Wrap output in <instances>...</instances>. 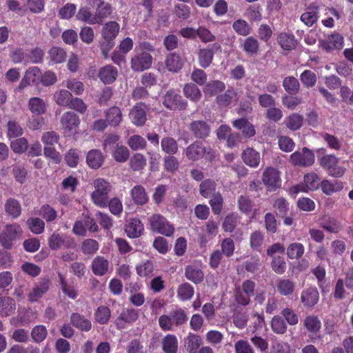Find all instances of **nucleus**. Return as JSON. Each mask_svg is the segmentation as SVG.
<instances>
[{
	"label": "nucleus",
	"mask_w": 353,
	"mask_h": 353,
	"mask_svg": "<svg viewBox=\"0 0 353 353\" xmlns=\"http://www.w3.org/2000/svg\"><path fill=\"white\" fill-rule=\"evenodd\" d=\"M119 24L114 21H108L103 26L101 33L103 41L101 42L100 47L105 59L108 57L109 52L114 47V40L119 34Z\"/></svg>",
	"instance_id": "obj_1"
},
{
	"label": "nucleus",
	"mask_w": 353,
	"mask_h": 353,
	"mask_svg": "<svg viewBox=\"0 0 353 353\" xmlns=\"http://www.w3.org/2000/svg\"><path fill=\"white\" fill-rule=\"evenodd\" d=\"M94 191L91 197L94 203L100 208L108 207V194L112 190V185L103 179H97L94 181Z\"/></svg>",
	"instance_id": "obj_2"
},
{
	"label": "nucleus",
	"mask_w": 353,
	"mask_h": 353,
	"mask_svg": "<svg viewBox=\"0 0 353 353\" xmlns=\"http://www.w3.org/2000/svg\"><path fill=\"white\" fill-rule=\"evenodd\" d=\"M150 230L155 233H158L170 237L173 235L175 228L165 216L160 214H154L148 219Z\"/></svg>",
	"instance_id": "obj_3"
},
{
	"label": "nucleus",
	"mask_w": 353,
	"mask_h": 353,
	"mask_svg": "<svg viewBox=\"0 0 353 353\" xmlns=\"http://www.w3.org/2000/svg\"><path fill=\"white\" fill-rule=\"evenodd\" d=\"M339 159L334 154H325L319 159L320 165L327 171L329 175L339 178L341 177L345 168L339 166Z\"/></svg>",
	"instance_id": "obj_4"
},
{
	"label": "nucleus",
	"mask_w": 353,
	"mask_h": 353,
	"mask_svg": "<svg viewBox=\"0 0 353 353\" xmlns=\"http://www.w3.org/2000/svg\"><path fill=\"white\" fill-rule=\"evenodd\" d=\"M21 232L19 224H7L3 231L0 234V243L4 248L11 249L13 241L18 239Z\"/></svg>",
	"instance_id": "obj_5"
},
{
	"label": "nucleus",
	"mask_w": 353,
	"mask_h": 353,
	"mask_svg": "<svg viewBox=\"0 0 353 353\" xmlns=\"http://www.w3.org/2000/svg\"><path fill=\"white\" fill-rule=\"evenodd\" d=\"M150 105L143 102L137 103L130 110L128 114L129 118L137 127H141L145 125L147 121V112Z\"/></svg>",
	"instance_id": "obj_6"
},
{
	"label": "nucleus",
	"mask_w": 353,
	"mask_h": 353,
	"mask_svg": "<svg viewBox=\"0 0 353 353\" xmlns=\"http://www.w3.org/2000/svg\"><path fill=\"white\" fill-rule=\"evenodd\" d=\"M163 105L170 110H184L188 107V103L174 90H169L163 97Z\"/></svg>",
	"instance_id": "obj_7"
},
{
	"label": "nucleus",
	"mask_w": 353,
	"mask_h": 353,
	"mask_svg": "<svg viewBox=\"0 0 353 353\" xmlns=\"http://www.w3.org/2000/svg\"><path fill=\"white\" fill-rule=\"evenodd\" d=\"M290 161L297 166H311L315 161L314 154L312 150L304 147L301 151H296L290 155Z\"/></svg>",
	"instance_id": "obj_8"
},
{
	"label": "nucleus",
	"mask_w": 353,
	"mask_h": 353,
	"mask_svg": "<svg viewBox=\"0 0 353 353\" xmlns=\"http://www.w3.org/2000/svg\"><path fill=\"white\" fill-rule=\"evenodd\" d=\"M211 149H208L204 144L199 141H196L189 145L185 150L186 158L192 161H197L203 159L205 155L210 154Z\"/></svg>",
	"instance_id": "obj_9"
},
{
	"label": "nucleus",
	"mask_w": 353,
	"mask_h": 353,
	"mask_svg": "<svg viewBox=\"0 0 353 353\" xmlns=\"http://www.w3.org/2000/svg\"><path fill=\"white\" fill-rule=\"evenodd\" d=\"M262 181L268 191H275L281 185L279 171L272 167L267 168L263 173Z\"/></svg>",
	"instance_id": "obj_10"
},
{
	"label": "nucleus",
	"mask_w": 353,
	"mask_h": 353,
	"mask_svg": "<svg viewBox=\"0 0 353 353\" xmlns=\"http://www.w3.org/2000/svg\"><path fill=\"white\" fill-rule=\"evenodd\" d=\"M220 44L214 43L208 45L205 48H201L199 50L198 61L199 65L203 68H207L212 63L215 52L221 50Z\"/></svg>",
	"instance_id": "obj_11"
},
{
	"label": "nucleus",
	"mask_w": 353,
	"mask_h": 353,
	"mask_svg": "<svg viewBox=\"0 0 353 353\" xmlns=\"http://www.w3.org/2000/svg\"><path fill=\"white\" fill-rule=\"evenodd\" d=\"M131 68L135 72H142L149 69L152 63V57L147 52L137 53L131 58Z\"/></svg>",
	"instance_id": "obj_12"
},
{
	"label": "nucleus",
	"mask_w": 353,
	"mask_h": 353,
	"mask_svg": "<svg viewBox=\"0 0 353 353\" xmlns=\"http://www.w3.org/2000/svg\"><path fill=\"white\" fill-rule=\"evenodd\" d=\"M319 181L320 178L317 174L314 172L307 173L303 177L304 184L295 185L292 190L296 194L300 192H306L308 190H316L320 186L321 183H319Z\"/></svg>",
	"instance_id": "obj_13"
},
{
	"label": "nucleus",
	"mask_w": 353,
	"mask_h": 353,
	"mask_svg": "<svg viewBox=\"0 0 353 353\" xmlns=\"http://www.w3.org/2000/svg\"><path fill=\"white\" fill-rule=\"evenodd\" d=\"M61 124L65 133L76 134L79 129L80 119L76 113L69 111L61 116Z\"/></svg>",
	"instance_id": "obj_14"
},
{
	"label": "nucleus",
	"mask_w": 353,
	"mask_h": 353,
	"mask_svg": "<svg viewBox=\"0 0 353 353\" xmlns=\"http://www.w3.org/2000/svg\"><path fill=\"white\" fill-rule=\"evenodd\" d=\"M319 43L320 47L329 52L334 49L341 50L343 48L344 39L339 33L334 32L327 35L325 39L321 40Z\"/></svg>",
	"instance_id": "obj_15"
},
{
	"label": "nucleus",
	"mask_w": 353,
	"mask_h": 353,
	"mask_svg": "<svg viewBox=\"0 0 353 353\" xmlns=\"http://www.w3.org/2000/svg\"><path fill=\"white\" fill-rule=\"evenodd\" d=\"M112 12V8L108 3L101 1L97 5L96 11L92 17L90 13V24L102 23Z\"/></svg>",
	"instance_id": "obj_16"
},
{
	"label": "nucleus",
	"mask_w": 353,
	"mask_h": 353,
	"mask_svg": "<svg viewBox=\"0 0 353 353\" xmlns=\"http://www.w3.org/2000/svg\"><path fill=\"white\" fill-rule=\"evenodd\" d=\"M124 231L130 239H137L143 234L144 225L138 218H132L125 224Z\"/></svg>",
	"instance_id": "obj_17"
},
{
	"label": "nucleus",
	"mask_w": 353,
	"mask_h": 353,
	"mask_svg": "<svg viewBox=\"0 0 353 353\" xmlns=\"http://www.w3.org/2000/svg\"><path fill=\"white\" fill-rule=\"evenodd\" d=\"M189 129L196 139H205L210 133V126L205 121L196 120L190 123Z\"/></svg>",
	"instance_id": "obj_18"
},
{
	"label": "nucleus",
	"mask_w": 353,
	"mask_h": 353,
	"mask_svg": "<svg viewBox=\"0 0 353 353\" xmlns=\"http://www.w3.org/2000/svg\"><path fill=\"white\" fill-rule=\"evenodd\" d=\"M319 300V293L316 287H309L303 290L301 294V301L307 308L314 307Z\"/></svg>",
	"instance_id": "obj_19"
},
{
	"label": "nucleus",
	"mask_w": 353,
	"mask_h": 353,
	"mask_svg": "<svg viewBox=\"0 0 353 353\" xmlns=\"http://www.w3.org/2000/svg\"><path fill=\"white\" fill-rule=\"evenodd\" d=\"M50 285V279H41L34 285L32 290L30 292L28 295L29 301L31 302L37 301L49 290Z\"/></svg>",
	"instance_id": "obj_20"
},
{
	"label": "nucleus",
	"mask_w": 353,
	"mask_h": 353,
	"mask_svg": "<svg viewBox=\"0 0 353 353\" xmlns=\"http://www.w3.org/2000/svg\"><path fill=\"white\" fill-rule=\"evenodd\" d=\"M203 344L201 336L189 332L183 339V347L188 353H196Z\"/></svg>",
	"instance_id": "obj_21"
},
{
	"label": "nucleus",
	"mask_w": 353,
	"mask_h": 353,
	"mask_svg": "<svg viewBox=\"0 0 353 353\" xmlns=\"http://www.w3.org/2000/svg\"><path fill=\"white\" fill-rule=\"evenodd\" d=\"M118 76L117 68L112 65H106L99 70L98 77L105 84L114 83Z\"/></svg>",
	"instance_id": "obj_22"
},
{
	"label": "nucleus",
	"mask_w": 353,
	"mask_h": 353,
	"mask_svg": "<svg viewBox=\"0 0 353 353\" xmlns=\"http://www.w3.org/2000/svg\"><path fill=\"white\" fill-rule=\"evenodd\" d=\"M104 114L105 119L110 126L117 127L123 121V114L118 106L113 105L108 108L104 112Z\"/></svg>",
	"instance_id": "obj_23"
},
{
	"label": "nucleus",
	"mask_w": 353,
	"mask_h": 353,
	"mask_svg": "<svg viewBox=\"0 0 353 353\" xmlns=\"http://www.w3.org/2000/svg\"><path fill=\"white\" fill-rule=\"evenodd\" d=\"M278 43L284 50H292L297 46L298 41L293 34L281 32L277 37Z\"/></svg>",
	"instance_id": "obj_24"
},
{
	"label": "nucleus",
	"mask_w": 353,
	"mask_h": 353,
	"mask_svg": "<svg viewBox=\"0 0 353 353\" xmlns=\"http://www.w3.org/2000/svg\"><path fill=\"white\" fill-rule=\"evenodd\" d=\"M130 196L133 202L137 205H143L149 201L145 189L141 185L134 186L130 190Z\"/></svg>",
	"instance_id": "obj_25"
},
{
	"label": "nucleus",
	"mask_w": 353,
	"mask_h": 353,
	"mask_svg": "<svg viewBox=\"0 0 353 353\" xmlns=\"http://www.w3.org/2000/svg\"><path fill=\"white\" fill-rule=\"evenodd\" d=\"M186 279L194 284H200L204 280V273L202 270L196 265H190L185 269Z\"/></svg>",
	"instance_id": "obj_26"
},
{
	"label": "nucleus",
	"mask_w": 353,
	"mask_h": 353,
	"mask_svg": "<svg viewBox=\"0 0 353 353\" xmlns=\"http://www.w3.org/2000/svg\"><path fill=\"white\" fill-rule=\"evenodd\" d=\"M242 160L245 164L251 168H257L259 165L260 153L251 148H248L242 153Z\"/></svg>",
	"instance_id": "obj_27"
},
{
	"label": "nucleus",
	"mask_w": 353,
	"mask_h": 353,
	"mask_svg": "<svg viewBox=\"0 0 353 353\" xmlns=\"http://www.w3.org/2000/svg\"><path fill=\"white\" fill-rule=\"evenodd\" d=\"M16 303L14 299L9 296H2L0 294V315L9 316L14 313Z\"/></svg>",
	"instance_id": "obj_28"
},
{
	"label": "nucleus",
	"mask_w": 353,
	"mask_h": 353,
	"mask_svg": "<svg viewBox=\"0 0 353 353\" xmlns=\"http://www.w3.org/2000/svg\"><path fill=\"white\" fill-rule=\"evenodd\" d=\"M295 283L289 279L280 278L276 281V290L282 296H290L294 293Z\"/></svg>",
	"instance_id": "obj_29"
},
{
	"label": "nucleus",
	"mask_w": 353,
	"mask_h": 353,
	"mask_svg": "<svg viewBox=\"0 0 353 353\" xmlns=\"http://www.w3.org/2000/svg\"><path fill=\"white\" fill-rule=\"evenodd\" d=\"M6 213L12 219L18 218L21 214V205L19 201L14 198H9L4 205Z\"/></svg>",
	"instance_id": "obj_30"
},
{
	"label": "nucleus",
	"mask_w": 353,
	"mask_h": 353,
	"mask_svg": "<svg viewBox=\"0 0 353 353\" xmlns=\"http://www.w3.org/2000/svg\"><path fill=\"white\" fill-rule=\"evenodd\" d=\"M165 63L166 68L173 72H178L183 66L182 58L176 53H170L166 57Z\"/></svg>",
	"instance_id": "obj_31"
},
{
	"label": "nucleus",
	"mask_w": 353,
	"mask_h": 353,
	"mask_svg": "<svg viewBox=\"0 0 353 353\" xmlns=\"http://www.w3.org/2000/svg\"><path fill=\"white\" fill-rule=\"evenodd\" d=\"M109 268V261L103 256H97L92 263V270L97 276L105 275Z\"/></svg>",
	"instance_id": "obj_32"
},
{
	"label": "nucleus",
	"mask_w": 353,
	"mask_h": 353,
	"mask_svg": "<svg viewBox=\"0 0 353 353\" xmlns=\"http://www.w3.org/2000/svg\"><path fill=\"white\" fill-rule=\"evenodd\" d=\"M139 318V312L134 308H127L123 310L116 321V323L119 327L123 323L132 324Z\"/></svg>",
	"instance_id": "obj_33"
},
{
	"label": "nucleus",
	"mask_w": 353,
	"mask_h": 353,
	"mask_svg": "<svg viewBox=\"0 0 353 353\" xmlns=\"http://www.w3.org/2000/svg\"><path fill=\"white\" fill-rule=\"evenodd\" d=\"M320 187L325 194L330 196L334 192L342 190L344 185L343 183L340 181L331 182L327 179H324L321 182Z\"/></svg>",
	"instance_id": "obj_34"
},
{
	"label": "nucleus",
	"mask_w": 353,
	"mask_h": 353,
	"mask_svg": "<svg viewBox=\"0 0 353 353\" xmlns=\"http://www.w3.org/2000/svg\"><path fill=\"white\" fill-rule=\"evenodd\" d=\"M162 350L165 353H177L179 343L174 334H168L162 339Z\"/></svg>",
	"instance_id": "obj_35"
},
{
	"label": "nucleus",
	"mask_w": 353,
	"mask_h": 353,
	"mask_svg": "<svg viewBox=\"0 0 353 353\" xmlns=\"http://www.w3.org/2000/svg\"><path fill=\"white\" fill-rule=\"evenodd\" d=\"M320 226L325 231L334 234L339 233L343 228V224L333 217L323 219L320 223Z\"/></svg>",
	"instance_id": "obj_36"
},
{
	"label": "nucleus",
	"mask_w": 353,
	"mask_h": 353,
	"mask_svg": "<svg viewBox=\"0 0 353 353\" xmlns=\"http://www.w3.org/2000/svg\"><path fill=\"white\" fill-rule=\"evenodd\" d=\"M225 89V85L223 81L214 80L205 83L203 90L205 95L212 97Z\"/></svg>",
	"instance_id": "obj_37"
},
{
	"label": "nucleus",
	"mask_w": 353,
	"mask_h": 353,
	"mask_svg": "<svg viewBox=\"0 0 353 353\" xmlns=\"http://www.w3.org/2000/svg\"><path fill=\"white\" fill-rule=\"evenodd\" d=\"M154 265L153 261L145 260L137 265V274L141 277L148 278L154 274Z\"/></svg>",
	"instance_id": "obj_38"
},
{
	"label": "nucleus",
	"mask_w": 353,
	"mask_h": 353,
	"mask_svg": "<svg viewBox=\"0 0 353 353\" xmlns=\"http://www.w3.org/2000/svg\"><path fill=\"white\" fill-rule=\"evenodd\" d=\"M28 108L32 114L41 115L46 111V104L42 99L32 97L29 99Z\"/></svg>",
	"instance_id": "obj_39"
},
{
	"label": "nucleus",
	"mask_w": 353,
	"mask_h": 353,
	"mask_svg": "<svg viewBox=\"0 0 353 353\" xmlns=\"http://www.w3.org/2000/svg\"><path fill=\"white\" fill-rule=\"evenodd\" d=\"M183 91L184 96L192 101L196 102L201 97V90L194 83H185L183 86Z\"/></svg>",
	"instance_id": "obj_40"
},
{
	"label": "nucleus",
	"mask_w": 353,
	"mask_h": 353,
	"mask_svg": "<svg viewBox=\"0 0 353 353\" xmlns=\"http://www.w3.org/2000/svg\"><path fill=\"white\" fill-rule=\"evenodd\" d=\"M283 87L287 93L295 95L299 92L300 83L297 79L289 76L283 80Z\"/></svg>",
	"instance_id": "obj_41"
},
{
	"label": "nucleus",
	"mask_w": 353,
	"mask_h": 353,
	"mask_svg": "<svg viewBox=\"0 0 353 353\" xmlns=\"http://www.w3.org/2000/svg\"><path fill=\"white\" fill-rule=\"evenodd\" d=\"M305 252V248L301 243H292L287 248L286 254L290 259H300Z\"/></svg>",
	"instance_id": "obj_42"
},
{
	"label": "nucleus",
	"mask_w": 353,
	"mask_h": 353,
	"mask_svg": "<svg viewBox=\"0 0 353 353\" xmlns=\"http://www.w3.org/2000/svg\"><path fill=\"white\" fill-rule=\"evenodd\" d=\"M303 116L297 113H292L285 119V126L292 131L300 129L303 125Z\"/></svg>",
	"instance_id": "obj_43"
},
{
	"label": "nucleus",
	"mask_w": 353,
	"mask_h": 353,
	"mask_svg": "<svg viewBox=\"0 0 353 353\" xmlns=\"http://www.w3.org/2000/svg\"><path fill=\"white\" fill-rule=\"evenodd\" d=\"M234 325L239 329H243L246 327L248 321V314L242 309L235 308L232 314Z\"/></svg>",
	"instance_id": "obj_44"
},
{
	"label": "nucleus",
	"mask_w": 353,
	"mask_h": 353,
	"mask_svg": "<svg viewBox=\"0 0 353 353\" xmlns=\"http://www.w3.org/2000/svg\"><path fill=\"white\" fill-rule=\"evenodd\" d=\"M161 147L162 150L169 155H174L178 152V144L176 140L170 137L161 139Z\"/></svg>",
	"instance_id": "obj_45"
},
{
	"label": "nucleus",
	"mask_w": 353,
	"mask_h": 353,
	"mask_svg": "<svg viewBox=\"0 0 353 353\" xmlns=\"http://www.w3.org/2000/svg\"><path fill=\"white\" fill-rule=\"evenodd\" d=\"M300 81L306 88H313L317 81V77L314 72L310 70H305L300 74Z\"/></svg>",
	"instance_id": "obj_46"
},
{
	"label": "nucleus",
	"mask_w": 353,
	"mask_h": 353,
	"mask_svg": "<svg viewBox=\"0 0 353 353\" xmlns=\"http://www.w3.org/2000/svg\"><path fill=\"white\" fill-rule=\"evenodd\" d=\"M216 183L212 179L203 181L199 185V192L204 198H208L216 193Z\"/></svg>",
	"instance_id": "obj_47"
},
{
	"label": "nucleus",
	"mask_w": 353,
	"mask_h": 353,
	"mask_svg": "<svg viewBox=\"0 0 353 353\" xmlns=\"http://www.w3.org/2000/svg\"><path fill=\"white\" fill-rule=\"evenodd\" d=\"M194 294V288L188 283L181 284L177 290V296L182 301L191 299Z\"/></svg>",
	"instance_id": "obj_48"
},
{
	"label": "nucleus",
	"mask_w": 353,
	"mask_h": 353,
	"mask_svg": "<svg viewBox=\"0 0 353 353\" xmlns=\"http://www.w3.org/2000/svg\"><path fill=\"white\" fill-rule=\"evenodd\" d=\"M146 158L141 153H135L130 159L129 165L134 171H141L146 165Z\"/></svg>",
	"instance_id": "obj_49"
},
{
	"label": "nucleus",
	"mask_w": 353,
	"mask_h": 353,
	"mask_svg": "<svg viewBox=\"0 0 353 353\" xmlns=\"http://www.w3.org/2000/svg\"><path fill=\"white\" fill-rule=\"evenodd\" d=\"M236 97V93L234 90H228L224 94H219L216 98L217 104L221 108L228 107Z\"/></svg>",
	"instance_id": "obj_50"
},
{
	"label": "nucleus",
	"mask_w": 353,
	"mask_h": 353,
	"mask_svg": "<svg viewBox=\"0 0 353 353\" xmlns=\"http://www.w3.org/2000/svg\"><path fill=\"white\" fill-rule=\"evenodd\" d=\"M127 143L134 151L144 150L146 148L147 142L141 135L134 134L129 137Z\"/></svg>",
	"instance_id": "obj_51"
},
{
	"label": "nucleus",
	"mask_w": 353,
	"mask_h": 353,
	"mask_svg": "<svg viewBox=\"0 0 353 353\" xmlns=\"http://www.w3.org/2000/svg\"><path fill=\"white\" fill-rule=\"evenodd\" d=\"M245 17L251 22L262 19V8L259 5H251L246 9Z\"/></svg>",
	"instance_id": "obj_52"
},
{
	"label": "nucleus",
	"mask_w": 353,
	"mask_h": 353,
	"mask_svg": "<svg viewBox=\"0 0 353 353\" xmlns=\"http://www.w3.org/2000/svg\"><path fill=\"white\" fill-rule=\"evenodd\" d=\"M72 94L67 90H60L54 94L55 102L60 106L68 107L71 103Z\"/></svg>",
	"instance_id": "obj_53"
},
{
	"label": "nucleus",
	"mask_w": 353,
	"mask_h": 353,
	"mask_svg": "<svg viewBox=\"0 0 353 353\" xmlns=\"http://www.w3.org/2000/svg\"><path fill=\"white\" fill-rule=\"evenodd\" d=\"M130 156L129 150L127 147L117 144L112 151V157L114 159L119 163L125 162Z\"/></svg>",
	"instance_id": "obj_54"
},
{
	"label": "nucleus",
	"mask_w": 353,
	"mask_h": 353,
	"mask_svg": "<svg viewBox=\"0 0 353 353\" xmlns=\"http://www.w3.org/2000/svg\"><path fill=\"white\" fill-rule=\"evenodd\" d=\"M209 203L211 206L212 212L216 215L220 214L223 205V196L219 192L213 194L212 198L209 201Z\"/></svg>",
	"instance_id": "obj_55"
},
{
	"label": "nucleus",
	"mask_w": 353,
	"mask_h": 353,
	"mask_svg": "<svg viewBox=\"0 0 353 353\" xmlns=\"http://www.w3.org/2000/svg\"><path fill=\"white\" fill-rule=\"evenodd\" d=\"M243 50L246 54L254 55L257 54L259 48V43L253 37H249L244 40Z\"/></svg>",
	"instance_id": "obj_56"
},
{
	"label": "nucleus",
	"mask_w": 353,
	"mask_h": 353,
	"mask_svg": "<svg viewBox=\"0 0 353 353\" xmlns=\"http://www.w3.org/2000/svg\"><path fill=\"white\" fill-rule=\"evenodd\" d=\"M232 28L239 34L247 36L251 33L252 28L244 19H237L233 22Z\"/></svg>",
	"instance_id": "obj_57"
},
{
	"label": "nucleus",
	"mask_w": 353,
	"mask_h": 353,
	"mask_svg": "<svg viewBox=\"0 0 353 353\" xmlns=\"http://www.w3.org/2000/svg\"><path fill=\"white\" fill-rule=\"evenodd\" d=\"M48 54L51 61L56 63L64 62L67 57L65 51L63 48L57 46L51 48Z\"/></svg>",
	"instance_id": "obj_58"
},
{
	"label": "nucleus",
	"mask_w": 353,
	"mask_h": 353,
	"mask_svg": "<svg viewBox=\"0 0 353 353\" xmlns=\"http://www.w3.org/2000/svg\"><path fill=\"white\" fill-rule=\"evenodd\" d=\"M304 326L308 331L316 334L319 332L321 327V323L317 316L310 315L305 317Z\"/></svg>",
	"instance_id": "obj_59"
},
{
	"label": "nucleus",
	"mask_w": 353,
	"mask_h": 353,
	"mask_svg": "<svg viewBox=\"0 0 353 353\" xmlns=\"http://www.w3.org/2000/svg\"><path fill=\"white\" fill-rule=\"evenodd\" d=\"M171 316L174 325L179 327L185 325L188 320V315L185 311L182 308H179L173 310L171 312Z\"/></svg>",
	"instance_id": "obj_60"
},
{
	"label": "nucleus",
	"mask_w": 353,
	"mask_h": 353,
	"mask_svg": "<svg viewBox=\"0 0 353 353\" xmlns=\"http://www.w3.org/2000/svg\"><path fill=\"white\" fill-rule=\"evenodd\" d=\"M238 208L243 214H250L253 208V203L251 199L246 195H241L238 198Z\"/></svg>",
	"instance_id": "obj_61"
},
{
	"label": "nucleus",
	"mask_w": 353,
	"mask_h": 353,
	"mask_svg": "<svg viewBox=\"0 0 353 353\" xmlns=\"http://www.w3.org/2000/svg\"><path fill=\"white\" fill-rule=\"evenodd\" d=\"M271 327L272 331L279 334H282L287 331V324L284 319L279 315L274 316L271 321Z\"/></svg>",
	"instance_id": "obj_62"
},
{
	"label": "nucleus",
	"mask_w": 353,
	"mask_h": 353,
	"mask_svg": "<svg viewBox=\"0 0 353 353\" xmlns=\"http://www.w3.org/2000/svg\"><path fill=\"white\" fill-rule=\"evenodd\" d=\"M264 242V234L259 230L251 233L250 236V245L253 250L260 251Z\"/></svg>",
	"instance_id": "obj_63"
},
{
	"label": "nucleus",
	"mask_w": 353,
	"mask_h": 353,
	"mask_svg": "<svg viewBox=\"0 0 353 353\" xmlns=\"http://www.w3.org/2000/svg\"><path fill=\"white\" fill-rule=\"evenodd\" d=\"M26 223L30 230L35 234H40L44 231L45 223L39 218H30Z\"/></svg>",
	"instance_id": "obj_64"
}]
</instances>
